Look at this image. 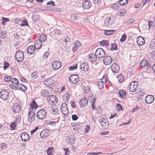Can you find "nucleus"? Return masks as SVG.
<instances>
[{
  "instance_id": "nucleus-1",
  "label": "nucleus",
  "mask_w": 155,
  "mask_h": 155,
  "mask_svg": "<svg viewBox=\"0 0 155 155\" xmlns=\"http://www.w3.org/2000/svg\"><path fill=\"white\" fill-rule=\"evenodd\" d=\"M24 54L22 51L19 50L16 52L15 58L18 62L22 61L24 60Z\"/></svg>"
},
{
  "instance_id": "nucleus-2",
  "label": "nucleus",
  "mask_w": 155,
  "mask_h": 155,
  "mask_svg": "<svg viewBox=\"0 0 155 155\" xmlns=\"http://www.w3.org/2000/svg\"><path fill=\"white\" fill-rule=\"evenodd\" d=\"M46 115V112L45 109H42L39 110L36 113L37 117L39 119L42 120Z\"/></svg>"
},
{
  "instance_id": "nucleus-3",
  "label": "nucleus",
  "mask_w": 155,
  "mask_h": 155,
  "mask_svg": "<svg viewBox=\"0 0 155 155\" xmlns=\"http://www.w3.org/2000/svg\"><path fill=\"white\" fill-rule=\"evenodd\" d=\"M95 54L97 58H101L104 57L105 54V52L103 49L99 48L96 51Z\"/></svg>"
},
{
  "instance_id": "nucleus-4",
  "label": "nucleus",
  "mask_w": 155,
  "mask_h": 155,
  "mask_svg": "<svg viewBox=\"0 0 155 155\" xmlns=\"http://www.w3.org/2000/svg\"><path fill=\"white\" fill-rule=\"evenodd\" d=\"M47 100L48 103L51 105L55 104L57 102V99L56 97L54 95L48 96L47 98Z\"/></svg>"
},
{
  "instance_id": "nucleus-5",
  "label": "nucleus",
  "mask_w": 155,
  "mask_h": 155,
  "mask_svg": "<svg viewBox=\"0 0 155 155\" xmlns=\"http://www.w3.org/2000/svg\"><path fill=\"white\" fill-rule=\"evenodd\" d=\"M9 95V91L6 89L2 90L0 92V98L4 100H6Z\"/></svg>"
},
{
  "instance_id": "nucleus-6",
  "label": "nucleus",
  "mask_w": 155,
  "mask_h": 155,
  "mask_svg": "<svg viewBox=\"0 0 155 155\" xmlns=\"http://www.w3.org/2000/svg\"><path fill=\"white\" fill-rule=\"evenodd\" d=\"M138 84L137 81H132L129 85V90L130 92H134L138 87Z\"/></svg>"
},
{
  "instance_id": "nucleus-7",
  "label": "nucleus",
  "mask_w": 155,
  "mask_h": 155,
  "mask_svg": "<svg viewBox=\"0 0 155 155\" xmlns=\"http://www.w3.org/2000/svg\"><path fill=\"white\" fill-rule=\"evenodd\" d=\"M47 110H49L50 114L52 116H54L57 115L59 112V109L56 108H55L53 106H50L48 107Z\"/></svg>"
},
{
  "instance_id": "nucleus-8",
  "label": "nucleus",
  "mask_w": 155,
  "mask_h": 155,
  "mask_svg": "<svg viewBox=\"0 0 155 155\" xmlns=\"http://www.w3.org/2000/svg\"><path fill=\"white\" fill-rule=\"evenodd\" d=\"M98 121L100 122L102 128L106 129L108 127L109 124H108V121L106 118H101L98 120Z\"/></svg>"
},
{
  "instance_id": "nucleus-9",
  "label": "nucleus",
  "mask_w": 155,
  "mask_h": 155,
  "mask_svg": "<svg viewBox=\"0 0 155 155\" xmlns=\"http://www.w3.org/2000/svg\"><path fill=\"white\" fill-rule=\"evenodd\" d=\"M140 65L142 68H145L147 70H149L151 67L149 61L146 59H144L141 61Z\"/></svg>"
},
{
  "instance_id": "nucleus-10",
  "label": "nucleus",
  "mask_w": 155,
  "mask_h": 155,
  "mask_svg": "<svg viewBox=\"0 0 155 155\" xmlns=\"http://www.w3.org/2000/svg\"><path fill=\"white\" fill-rule=\"evenodd\" d=\"M69 80L70 82L73 84H75L79 81V78L78 75L72 74L70 77Z\"/></svg>"
},
{
  "instance_id": "nucleus-11",
  "label": "nucleus",
  "mask_w": 155,
  "mask_h": 155,
  "mask_svg": "<svg viewBox=\"0 0 155 155\" xmlns=\"http://www.w3.org/2000/svg\"><path fill=\"white\" fill-rule=\"evenodd\" d=\"M61 62L59 61L56 60L53 61L52 63V68L54 70H58L61 67Z\"/></svg>"
},
{
  "instance_id": "nucleus-12",
  "label": "nucleus",
  "mask_w": 155,
  "mask_h": 155,
  "mask_svg": "<svg viewBox=\"0 0 155 155\" xmlns=\"http://www.w3.org/2000/svg\"><path fill=\"white\" fill-rule=\"evenodd\" d=\"M35 114L32 111H30L28 115V119L29 122L31 123L35 121Z\"/></svg>"
},
{
  "instance_id": "nucleus-13",
  "label": "nucleus",
  "mask_w": 155,
  "mask_h": 155,
  "mask_svg": "<svg viewBox=\"0 0 155 155\" xmlns=\"http://www.w3.org/2000/svg\"><path fill=\"white\" fill-rule=\"evenodd\" d=\"M61 110L64 115H67L69 113L67 105L65 103H63L61 107Z\"/></svg>"
},
{
  "instance_id": "nucleus-14",
  "label": "nucleus",
  "mask_w": 155,
  "mask_h": 155,
  "mask_svg": "<svg viewBox=\"0 0 155 155\" xmlns=\"http://www.w3.org/2000/svg\"><path fill=\"white\" fill-rule=\"evenodd\" d=\"M114 18L112 17H107L105 20V25L108 28H109L111 25L114 23Z\"/></svg>"
},
{
  "instance_id": "nucleus-15",
  "label": "nucleus",
  "mask_w": 155,
  "mask_h": 155,
  "mask_svg": "<svg viewBox=\"0 0 155 155\" xmlns=\"http://www.w3.org/2000/svg\"><path fill=\"white\" fill-rule=\"evenodd\" d=\"M103 62L105 65H108L110 64L112 61V59L110 56H106L104 57L103 59Z\"/></svg>"
},
{
  "instance_id": "nucleus-16",
  "label": "nucleus",
  "mask_w": 155,
  "mask_h": 155,
  "mask_svg": "<svg viewBox=\"0 0 155 155\" xmlns=\"http://www.w3.org/2000/svg\"><path fill=\"white\" fill-rule=\"evenodd\" d=\"M50 134V132L48 129H46L40 132V135L41 138H44L48 137Z\"/></svg>"
},
{
  "instance_id": "nucleus-17",
  "label": "nucleus",
  "mask_w": 155,
  "mask_h": 155,
  "mask_svg": "<svg viewBox=\"0 0 155 155\" xmlns=\"http://www.w3.org/2000/svg\"><path fill=\"white\" fill-rule=\"evenodd\" d=\"M154 100V97L151 95H148L145 98L146 103L148 104H150L152 103Z\"/></svg>"
},
{
  "instance_id": "nucleus-18",
  "label": "nucleus",
  "mask_w": 155,
  "mask_h": 155,
  "mask_svg": "<svg viewBox=\"0 0 155 155\" xmlns=\"http://www.w3.org/2000/svg\"><path fill=\"white\" fill-rule=\"evenodd\" d=\"M110 67L113 73H117L119 72L120 68L117 64L113 63L111 65Z\"/></svg>"
},
{
  "instance_id": "nucleus-19",
  "label": "nucleus",
  "mask_w": 155,
  "mask_h": 155,
  "mask_svg": "<svg viewBox=\"0 0 155 155\" xmlns=\"http://www.w3.org/2000/svg\"><path fill=\"white\" fill-rule=\"evenodd\" d=\"M82 5L84 9H87L91 8V3L90 1L86 0L83 2Z\"/></svg>"
},
{
  "instance_id": "nucleus-20",
  "label": "nucleus",
  "mask_w": 155,
  "mask_h": 155,
  "mask_svg": "<svg viewBox=\"0 0 155 155\" xmlns=\"http://www.w3.org/2000/svg\"><path fill=\"white\" fill-rule=\"evenodd\" d=\"M144 38L142 36H140L137 39V43L138 46H142L145 43Z\"/></svg>"
},
{
  "instance_id": "nucleus-21",
  "label": "nucleus",
  "mask_w": 155,
  "mask_h": 155,
  "mask_svg": "<svg viewBox=\"0 0 155 155\" xmlns=\"http://www.w3.org/2000/svg\"><path fill=\"white\" fill-rule=\"evenodd\" d=\"M21 140L24 142L28 141L30 138L28 134L25 132H23L21 134Z\"/></svg>"
},
{
  "instance_id": "nucleus-22",
  "label": "nucleus",
  "mask_w": 155,
  "mask_h": 155,
  "mask_svg": "<svg viewBox=\"0 0 155 155\" xmlns=\"http://www.w3.org/2000/svg\"><path fill=\"white\" fill-rule=\"evenodd\" d=\"M21 107V106L18 104L15 103L13 104L12 109L15 113H18L20 111Z\"/></svg>"
},
{
  "instance_id": "nucleus-23",
  "label": "nucleus",
  "mask_w": 155,
  "mask_h": 155,
  "mask_svg": "<svg viewBox=\"0 0 155 155\" xmlns=\"http://www.w3.org/2000/svg\"><path fill=\"white\" fill-rule=\"evenodd\" d=\"M82 85L83 89L84 91V93L87 94L89 93L90 91V87H89V84L84 83Z\"/></svg>"
},
{
  "instance_id": "nucleus-24",
  "label": "nucleus",
  "mask_w": 155,
  "mask_h": 155,
  "mask_svg": "<svg viewBox=\"0 0 155 155\" xmlns=\"http://www.w3.org/2000/svg\"><path fill=\"white\" fill-rule=\"evenodd\" d=\"M79 104L82 107H86L87 105V100L86 98H82L81 99Z\"/></svg>"
},
{
  "instance_id": "nucleus-25",
  "label": "nucleus",
  "mask_w": 155,
  "mask_h": 155,
  "mask_svg": "<svg viewBox=\"0 0 155 155\" xmlns=\"http://www.w3.org/2000/svg\"><path fill=\"white\" fill-rule=\"evenodd\" d=\"M89 67L88 64L86 62H83L81 64L80 68L84 71H87Z\"/></svg>"
},
{
  "instance_id": "nucleus-26",
  "label": "nucleus",
  "mask_w": 155,
  "mask_h": 155,
  "mask_svg": "<svg viewBox=\"0 0 155 155\" xmlns=\"http://www.w3.org/2000/svg\"><path fill=\"white\" fill-rule=\"evenodd\" d=\"M60 32L59 29H55L53 31L51 32L50 33V35L53 37H57L60 34Z\"/></svg>"
},
{
  "instance_id": "nucleus-27",
  "label": "nucleus",
  "mask_w": 155,
  "mask_h": 155,
  "mask_svg": "<svg viewBox=\"0 0 155 155\" xmlns=\"http://www.w3.org/2000/svg\"><path fill=\"white\" fill-rule=\"evenodd\" d=\"M97 58V57L96 56L95 54H90L88 55L89 61L91 62H95Z\"/></svg>"
},
{
  "instance_id": "nucleus-28",
  "label": "nucleus",
  "mask_w": 155,
  "mask_h": 155,
  "mask_svg": "<svg viewBox=\"0 0 155 155\" xmlns=\"http://www.w3.org/2000/svg\"><path fill=\"white\" fill-rule=\"evenodd\" d=\"M35 48L33 46H30L27 48V52L30 54H33L35 51Z\"/></svg>"
},
{
  "instance_id": "nucleus-29",
  "label": "nucleus",
  "mask_w": 155,
  "mask_h": 155,
  "mask_svg": "<svg viewBox=\"0 0 155 155\" xmlns=\"http://www.w3.org/2000/svg\"><path fill=\"white\" fill-rule=\"evenodd\" d=\"M119 95L122 99H124L126 97V91L124 90H120L119 92Z\"/></svg>"
},
{
  "instance_id": "nucleus-30",
  "label": "nucleus",
  "mask_w": 155,
  "mask_h": 155,
  "mask_svg": "<svg viewBox=\"0 0 155 155\" xmlns=\"http://www.w3.org/2000/svg\"><path fill=\"white\" fill-rule=\"evenodd\" d=\"M81 44L79 41H75L74 47L73 48L72 50L73 51H75L78 48L81 46Z\"/></svg>"
},
{
  "instance_id": "nucleus-31",
  "label": "nucleus",
  "mask_w": 155,
  "mask_h": 155,
  "mask_svg": "<svg viewBox=\"0 0 155 155\" xmlns=\"http://www.w3.org/2000/svg\"><path fill=\"white\" fill-rule=\"evenodd\" d=\"M41 41H40L39 40L36 41L34 43L35 47L37 49H40L42 45Z\"/></svg>"
},
{
  "instance_id": "nucleus-32",
  "label": "nucleus",
  "mask_w": 155,
  "mask_h": 155,
  "mask_svg": "<svg viewBox=\"0 0 155 155\" xmlns=\"http://www.w3.org/2000/svg\"><path fill=\"white\" fill-rule=\"evenodd\" d=\"M66 140L68 143H72L74 141V137L73 136L68 137L67 138Z\"/></svg>"
},
{
  "instance_id": "nucleus-33",
  "label": "nucleus",
  "mask_w": 155,
  "mask_h": 155,
  "mask_svg": "<svg viewBox=\"0 0 155 155\" xmlns=\"http://www.w3.org/2000/svg\"><path fill=\"white\" fill-rule=\"evenodd\" d=\"M47 38L46 36L44 34H41L38 38L39 40L41 42H44Z\"/></svg>"
},
{
  "instance_id": "nucleus-34",
  "label": "nucleus",
  "mask_w": 155,
  "mask_h": 155,
  "mask_svg": "<svg viewBox=\"0 0 155 155\" xmlns=\"http://www.w3.org/2000/svg\"><path fill=\"white\" fill-rule=\"evenodd\" d=\"M17 87L21 90L23 91H25L27 90L26 87L21 84H18L17 85Z\"/></svg>"
},
{
  "instance_id": "nucleus-35",
  "label": "nucleus",
  "mask_w": 155,
  "mask_h": 155,
  "mask_svg": "<svg viewBox=\"0 0 155 155\" xmlns=\"http://www.w3.org/2000/svg\"><path fill=\"white\" fill-rule=\"evenodd\" d=\"M124 76L121 74L117 76V78L118 79V81L120 83H122L124 81Z\"/></svg>"
},
{
  "instance_id": "nucleus-36",
  "label": "nucleus",
  "mask_w": 155,
  "mask_h": 155,
  "mask_svg": "<svg viewBox=\"0 0 155 155\" xmlns=\"http://www.w3.org/2000/svg\"><path fill=\"white\" fill-rule=\"evenodd\" d=\"M54 81L51 78L47 79L45 81V84L46 85L53 84Z\"/></svg>"
},
{
  "instance_id": "nucleus-37",
  "label": "nucleus",
  "mask_w": 155,
  "mask_h": 155,
  "mask_svg": "<svg viewBox=\"0 0 155 155\" xmlns=\"http://www.w3.org/2000/svg\"><path fill=\"white\" fill-rule=\"evenodd\" d=\"M41 95L43 97H47L49 94V92L47 90H43L41 91Z\"/></svg>"
},
{
  "instance_id": "nucleus-38",
  "label": "nucleus",
  "mask_w": 155,
  "mask_h": 155,
  "mask_svg": "<svg viewBox=\"0 0 155 155\" xmlns=\"http://www.w3.org/2000/svg\"><path fill=\"white\" fill-rule=\"evenodd\" d=\"M7 37V35L4 31H1L0 32V37L2 38H4Z\"/></svg>"
},
{
  "instance_id": "nucleus-39",
  "label": "nucleus",
  "mask_w": 155,
  "mask_h": 155,
  "mask_svg": "<svg viewBox=\"0 0 155 155\" xmlns=\"http://www.w3.org/2000/svg\"><path fill=\"white\" fill-rule=\"evenodd\" d=\"M115 31L114 30H105L104 33L106 35H110L114 33Z\"/></svg>"
},
{
  "instance_id": "nucleus-40",
  "label": "nucleus",
  "mask_w": 155,
  "mask_h": 155,
  "mask_svg": "<svg viewBox=\"0 0 155 155\" xmlns=\"http://www.w3.org/2000/svg\"><path fill=\"white\" fill-rule=\"evenodd\" d=\"M63 42L65 43L66 45H68L67 44H68V45H70L71 41L69 37L68 36H66L65 39L63 40Z\"/></svg>"
},
{
  "instance_id": "nucleus-41",
  "label": "nucleus",
  "mask_w": 155,
  "mask_h": 155,
  "mask_svg": "<svg viewBox=\"0 0 155 155\" xmlns=\"http://www.w3.org/2000/svg\"><path fill=\"white\" fill-rule=\"evenodd\" d=\"M128 2V0H120L118 2V4L120 5L123 6L127 4Z\"/></svg>"
},
{
  "instance_id": "nucleus-42",
  "label": "nucleus",
  "mask_w": 155,
  "mask_h": 155,
  "mask_svg": "<svg viewBox=\"0 0 155 155\" xmlns=\"http://www.w3.org/2000/svg\"><path fill=\"white\" fill-rule=\"evenodd\" d=\"M101 46H108L109 45L108 41L107 40H102L100 42Z\"/></svg>"
},
{
  "instance_id": "nucleus-43",
  "label": "nucleus",
  "mask_w": 155,
  "mask_h": 155,
  "mask_svg": "<svg viewBox=\"0 0 155 155\" xmlns=\"http://www.w3.org/2000/svg\"><path fill=\"white\" fill-rule=\"evenodd\" d=\"M88 99H89L90 100V101H91V103H95V101L96 100V97H94L93 96H89L88 97Z\"/></svg>"
},
{
  "instance_id": "nucleus-44",
  "label": "nucleus",
  "mask_w": 155,
  "mask_h": 155,
  "mask_svg": "<svg viewBox=\"0 0 155 155\" xmlns=\"http://www.w3.org/2000/svg\"><path fill=\"white\" fill-rule=\"evenodd\" d=\"M110 8H111L113 10H117L119 8V5L117 4H114L110 6Z\"/></svg>"
},
{
  "instance_id": "nucleus-45",
  "label": "nucleus",
  "mask_w": 155,
  "mask_h": 155,
  "mask_svg": "<svg viewBox=\"0 0 155 155\" xmlns=\"http://www.w3.org/2000/svg\"><path fill=\"white\" fill-rule=\"evenodd\" d=\"M150 48L154 49L155 47V39H153L149 46Z\"/></svg>"
},
{
  "instance_id": "nucleus-46",
  "label": "nucleus",
  "mask_w": 155,
  "mask_h": 155,
  "mask_svg": "<svg viewBox=\"0 0 155 155\" xmlns=\"http://www.w3.org/2000/svg\"><path fill=\"white\" fill-rule=\"evenodd\" d=\"M31 107L33 109H36L37 108V105L35 101L33 100L31 104Z\"/></svg>"
},
{
  "instance_id": "nucleus-47",
  "label": "nucleus",
  "mask_w": 155,
  "mask_h": 155,
  "mask_svg": "<svg viewBox=\"0 0 155 155\" xmlns=\"http://www.w3.org/2000/svg\"><path fill=\"white\" fill-rule=\"evenodd\" d=\"M96 84L97 86L98 87L101 89L104 87V84L101 81H98L97 83Z\"/></svg>"
},
{
  "instance_id": "nucleus-48",
  "label": "nucleus",
  "mask_w": 155,
  "mask_h": 155,
  "mask_svg": "<svg viewBox=\"0 0 155 155\" xmlns=\"http://www.w3.org/2000/svg\"><path fill=\"white\" fill-rule=\"evenodd\" d=\"M11 82L17 85L19 83L17 79L15 78H12V77Z\"/></svg>"
},
{
  "instance_id": "nucleus-49",
  "label": "nucleus",
  "mask_w": 155,
  "mask_h": 155,
  "mask_svg": "<svg viewBox=\"0 0 155 155\" xmlns=\"http://www.w3.org/2000/svg\"><path fill=\"white\" fill-rule=\"evenodd\" d=\"M71 18L72 20H77L78 18V14H73L71 15Z\"/></svg>"
},
{
  "instance_id": "nucleus-50",
  "label": "nucleus",
  "mask_w": 155,
  "mask_h": 155,
  "mask_svg": "<svg viewBox=\"0 0 155 155\" xmlns=\"http://www.w3.org/2000/svg\"><path fill=\"white\" fill-rule=\"evenodd\" d=\"M2 24L3 25H5L6 24V23L9 21V20L8 18H5L4 17L2 18Z\"/></svg>"
},
{
  "instance_id": "nucleus-51",
  "label": "nucleus",
  "mask_w": 155,
  "mask_h": 155,
  "mask_svg": "<svg viewBox=\"0 0 155 155\" xmlns=\"http://www.w3.org/2000/svg\"><path fill=\"white\" fill-rule=\"evenodd\" d=\"M111 47L110 49L111 51H114L117 49V47L116 43L111 44Z\"/></svg>"
},
{
  "instance_id": "nucleus-52",
  "label": "nucleus",
  "mask_w": 155,
  "mask_h": 155,
  "mask_svg": "<svg viewBox=\"0 0 155 155\" xmlns=\"http://www.w3.org/2000/svg\"><path fill=\"white\" fill-rule=\"evenodd\" d=\"M53 148H49L47 150V154L49 155H51L53 153Z\"/></svg>"
},
{
  "instance_id": "nucleus-53",
  "label": "nucleus",
  "mask_w": 155,
  "mask_h": 155,
  "mask_svg": "<svg viewBox=\"0 0 155 155\" xmlns=\"http://www.w3.org/2000/svg\"><path fill=\"white\" fill-rule=\"evenodd\" d=\"M1 128L0 129L1 132L2 133H6V131L7 130V128L4 126H1L0 127Z\"/></svg>"
},
{
  "instance_id": "nucleus-54",
  "label": "nucleus",
  "mask_w": 155,
  "mask_h": 155,
  "mask_svg": "<svg viewBox=\"0 0 155 155\" xmlns=\"http://www.w3.org/2000/svg\"><path fill=\"white\" fill-rule=\"evenodd\" d=\"M12 77L11 76H8L7 77H5L4 78V80L7 82H10L12 79Z\"/></svg>"
},
{
  "instance_id": "nucleus-55",
  "label": "nucleus",
  "mask_w": 155,
  "mask_h": 155,
  "mask_svg": "<svg viewBox=\"0 0 155 155\" xmlns=\"http://www.w3.org/2000/svg\"><path fill=\"white\" fill-rule=\"evenodd\" d=\"M77 68V64H76L70 67L69 69L70 71H73L74 69H76Z\"/></svg>"
},
{
  "instance_id": "nucleus-56",
  "label": "nucleus",
  "mask_w": 155,
  "mask_h": 155,
  "mask_svg": "<svg viewBox=\"0 0 155 155\" xmlns=\"http://www.w3.org/2000/svg\"><path fill=\"white\" fill-rule=\"evenodd\" d=\"M32 18L35 21H37L39 19V16L38 15H34L32 17Z\"/></svg>"
},
{
  "instance_id": "nucleus-57",
  "label": "nucleus",
  "mask_w": 155,
  "mask_h": 155,
  "mask_svg": "<svg viewBox=\"0 0 155 155\" xmlns=\"http://www.w3.org/2000/svg\"><path fill=\"white\" fill-rule=\"evenodd\" d=\"M116 108L118 111H120L122 110V107L119 104H117L116 105Z\"/></svg>"
},
{
  "instance_id": "nucleus-58",
  "label": "nucleus",
  "mask_w": 155,
  "mask_h": 155,
  "mask_svg": "<svg viewBox=\"0 0 155 155\" xmlns=\"http://www.w3.org/2000/svg\"><path fill=\"white\" fill-rule=\"evenodd\" d=\"M64 101L65 102L68 101V99L69 98L70 95L69 94H67L63 96Z\"/></svg>"
},
{
  "instance_id": "nucleus-59",
  "label": "nucleus",
  "mask_w": 155,
  "mask_h": 155,
  "mask_svg": "<svg viewBox=\"0 0 155 155\" xmlns=\"http://www.w3.org/2000/svg\"><path fill=\"white\" fill-rule=\"evenodd\" d=\"M20 25L22 26L28 25V22L26 20H23L22 21Z\"/></svg>"
},
{
  "instance_id": "nucleus-60",
  "label": "nucleus",
  "mask_w": 155,
  "mask_h": 155,
  "mask_svg": "<svg viewBox=\"0 0 155 155\" xmlns=\"http://www.w3.org/2000/svg\"><path fill=\"white\" fill-rule=\"evenodd\" d=\"M102 153V152H98L97 153L92 152V153H89L87 154V155H97L98 154Z\"/></svg>"
},
{
  "instance_id": "nucleus-61",
  "label": "nucleus",
  "mask_w": 155,
  "mask_h": 155,
  "mask_svg": "<svg viewBox=\"0 0 155 155\" xmlns=\"http://www.w3.org/2000/svg\"><path fill=\"white\" fill-rule=\"evenodd\" d=\"M126 37L125 34H124V35H122V37L120 40V41L121 42H123L126 40Z\"/></svg>"
},
{
  "instance_id": "nucleus-62",
  "label": "nucleus",
  "mask_w": 155,
  "mask_h": 155,
  "mask_svg": "<svg viewBox=\"0 0 155 155\" xmlns=\"http://www.w3.org/2000/svg\"><path fill=\"white\" fill-rule=\"evenodd\" d=\"M71 118L72 120L74 121H75L78 119V117L75 114H73L72 115Z\"/></svg>"
},
{
  "instance_id": "nucleus-63",
  "label": "nucleus",
  "mask_w": 155,
  "mask_h": 155,
  "mask_svg": "<svg viewBox=\"0 0 155 155\" xmlns=\"http://www.w3.org/2000/svg\"><path fill=\"white\" fill-rule=\"evenodd\" d=\"M134 21V20L133 19H130L127 21V23L128 24L130 25L133 23Z\"/></svg>"
},
{
  "instance_id": "nucleus-64",
  "label": "nucleus",
  "mask_w": 155,
  "mask_h": 155,
  "mask_svg": "<svg viewBox=\"0 0 155 155\" xmlns=\"http://www.w3.org/2000/svg\"><path fill=\"white\" fill-rule=\"evenodd\" d=\"M150 55L151 58L153 60H155V51L151 53Z\"/></svg>"
}]
</instances>
